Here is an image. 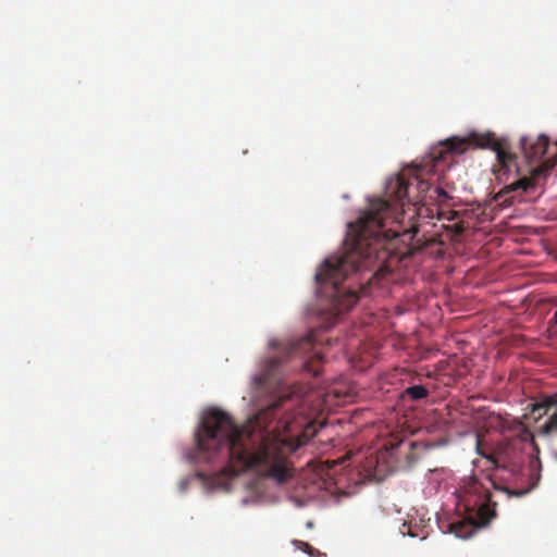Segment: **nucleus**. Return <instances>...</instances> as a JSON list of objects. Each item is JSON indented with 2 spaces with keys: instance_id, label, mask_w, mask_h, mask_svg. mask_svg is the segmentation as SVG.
<instances>
[{
  "instance_id": "nucleus-1",
  "label": "nucleus",
  "mask_w": 557,
  "mask_h": 557,
  "mask_svg": "<svg viewBox=\"0 0 557 557\" xmlns=\"http://www.w3.org/2000/svg\"><path fill=\"white\" fill-rule=\"evenodd\" d=\"M470 147L491 149L496 153L493 172L499 180L518 169L517 156L507 138L497 137L493 132H471L465 137L454 136L440 143L423 163L388 178L385 183V274L392 271L388 260L403 261L414 253L413 239L421 223L434 219V209L429 206L432 185L422 173H431L449 156L461 154Z\"/></svg>"
},
{
  "instance_id": "nucleus-2",
  "label": "nucleus",
  "mask_w": 557,
  "mask_h": 557,
  "mask_svg": "<svg viewBox=\"0 0 557 557\" xmlns=\"http://www.w3.org/2000/svg\"><path fill=\"white\" fill-rule=\"evenodd\" d=\"M288 398L271 403L238 426L232 417L220 409L203 411L195 433V448L189 458L196 462H210L218 457L227 460L225 473L236 476L253 469L260 475L277 483L293 475L289 456L304 445L301 438H281L270 429Z\"/></svg>"
},
{
  "instance_id": "nucleus-3",
  "label": "nucleus",
  "mask_w": 557,
  "mask_h": 557,
  "mask_svg": "<svg viewBox=\"0 0 557 557\" xmlns=\"http://www.w3.org/2000/svg\"><path fill=\"white\" fill-rule=\"evenodd\" d=\"M382 211L383 199L377 198L356 222L348 223L344 252L325 259L315 274L318 283L331 285V297L341 311L351 309L359 299L357 292H342L339 288L350 273L371 267L376 268V276L383 272V261L380 259L383 249Z\"/></svg>"
},
{
  "instance_id": "nucleus-4",
  "label": "nucleus",
  "mask_w": 557,
  "mask_h": 557,
  "mask_svg": "<svg viewBox=\"0 0 557 557\" xmlns=\"http://www.w3.org/2000/svg\"><path fill=\"white\" fill-rule=\"evenodd\" d=\"M459 500L465 507L467 517L448 524L449 532L459 539L470 537L478 528L488 524L496 516V504H492L488 488L474 476L463 480Z\"/></svg>"
},
{
  "instance_id": "nucleus-5",
  "label": "nucleus",
  "mask_w": 557,
  "mask_h": 557,
  "mask_svg": "<svg viewBox=\"0 0 557 557\" xmlns=\"http://www.w3.org/2000/svg\"><path fill=\"white\" fill-rule=\"evenodd\" d=\"M503 428L511 431L513 435L511 437L505 436L497 445L494 454L486 455L483 453L480 448V441L476 445L478 453L495 467L506 462L515 463L527 445H530L533 450L535 448L532 432L520 420L505 421Z\"/></svg>"
},
{
  "instance_id": "nucleus-6",
  "label": "nucleus",
  "mask_w": 557,
  "mask_h": 557,
  "mask_svg": "<svg viewBox=\"0 0 557 557\" xmlns=\"http://www.w3.org/2000/svg\"><path fill=\"white\" fill-rule=\"evenodd\" d=\"M418 459L416 443L407 441L403 432L385 434V476L411 468Z\"/></svg>"
},
{
  "instance_id": "nucleus-7",
  "label": "nucleus",
  "mask_w": 557,
  "mask_h": 557,
  "mask_svg": "<svg viewBox=\"0 0 557 557\" xmlns=\"http://www.w3.org/2000/svg\"><path fill=\"white\" fill-rule=\"evenodd\" d=\"M312 346L313 341L311 336H305L284 346L281 351L264 361L262 372L255 377L256 383L259 385L265 384L284 362L293 356L306 354Z\"/></svg>"
},
{
  "instance_id": "nucleus-8",
  "label": "nucleus",
  "mask_w": 557,
  "mask_h": 557,
  "mask_svg": "<svg viewBox=\"0 0 557 557\" xmlns=\"http://www.w3.org/2000/svg\"><path fill=\"white\" fill-rule=\"evenodd\" d=\"M532 413L548 416V419L539 428V434L543 436H557V393L543 396L532 405Z\"/></svg>"
},
{
  "instance_id": "nucleus-9",
  "label": "nucleus",
  "mask_w": 557,
  "mask_h": 557,
  "mask_svg": "<svg viewBox=\"0 0 557 557\" xmlns=\"http://www.w3.org/2000/svg\"><path fill=\"white\" fill-rule=\"evenodd\" d=\"M548 144V137L543 134L536 138L530 136H522L520 138L521 150L529 162L540 160L546 153Z\"/></svg>"
},
{
  "instance_id": "nucleus-10",
  "label": "nucleus",
  "mask_w": 557,
  "mask_h": 557,
  "mask_svg": "<svg viewBox=\"0 0 557 557\" xmlns=\"http://www.w3.org/2000/svg\"><path fill=\"white\" fill-rule=\"evenodd\" d=\"M381 448H368L364 460L361 462L360 473L368 481L380 482L383 478V469L380 463Z\"/></svg>"
},
{
  "instance_id": "nucleus-11",
  "label": "nucleus",
  "mask_w": 557,
  "mask_h": 557,
  "mask_svg": "<svg viewBox=\"0 0 557 557\" xmlns=\"http://www.w3.org/2000/svg\"><path fill=\"white\" fill-rule=\"evenodd\" d=\"M541 469H542V465H541L540 458L532 457L529 462V469H528V474H527V481H528L527 485L520 486V487H517L513 490L505 488V492H507L509 496H516V497L527 495L528 493H530L537 486V484L541 480Z\"/></svg>"
},
{
  "instance_id": "nucleus-12",
  "label": "nucleus",
  "mask_w": 557,
  "mask_h": 557,
  "mask_svg": "<svg viewBox=\"0 0 557 557\" xmlns=\"http://www.w3.org/2000/svg\"><path fill=\"white\" fill-rule=\"evenodd\" d=\"M450 200L451 196H449L445 189L442 187H436L433 189L432 194H430L429 205L434 203L441 208L447 206Z\"/></svg>"
},
{
  "instance_id": "nucleus-13",
  "label": "nucleus",
  "mask_w": 557,
  "mask_h": 557,
  "mask_svg": "<svg viewBox=\"0 0 557 557\" xmlns=\"http://www.w3.org/2000/svg\"><path fill=\"white\" fill-rule=\"evenodd\" d=\"M405 394L412 400H420L428 397L429 391L423 385H412L405 389Z\"/></svg>"
},
{
  "instance_id": "nucleus-14",
  "label": "nucleus",
  "mask_w": 557,
  "mask_h": 557,
  "mask_svg": "<svg viewBox=\"0 0 557 557\" xmlns=\"http://www.w3.org/2000/svg\"><path fill=\"white\" fill-rule=\"evenodd\" d=\"M419 524H411V522H408L407 520H403V523L399 528V533L401 535H410L412 537L417 536L418 534L414 532V529L418 528Z\"/></svg>"
},
{
  "instance_id": "nucleus-15",
  "label": "nucleus",
  "mask_w": 557,
  "mask_h": 557,
  "mask_svg": "<svg viewBox=\"0 0 557 557\" xmlns=\"http://www.w3.org/2000/svg\"><path fill=\"white\" fill-rule=\"evenodd\" d=\"M437 216L438 220H448V221H453L456 219L457 216V212L454 211V210H449L448 212H444L442 210H434V216Z\"/></svg>"
},
{
  "instance_id": "nucleus-16",
  "label": "nucleus",
  "mask_w": 557,
  "mask_h": 557,
  "mask_svg": "<svg viewBox=\"0 0 557 557\" xmlns=\"http://www.w3.org/2000/svg\"><path fill=\"white\" fill-rule=\"evenodd\" d=\"M333 393H334L335 397L343 399V401L350 400L354 397V395H355L351 391H347L345 393H342L337 388H333Z\"/></svg>"
},
{
  "instance_id": "nucleus-17",
  "label": "nucleus",
  "mask_w": 557,
  "mask_h": 557,
  "mask_svg": "<svg viewBox=\"0 0 557 557\" xmlns=\"http://www.w3.org/2000/svg\"><path fill=\"white\" fill-rule=\"evenodd\" d=\"M557 305V301H556ZM548 331L557 335V309L555 310L552 319L548 321Z\"/></svg>"
},
{
  "instance_id": "nucleus-18",
  "label": "nucleus",
  "mask_w": 557,
  "mask_h": 557,
  "mask_svg": "<svg viewBox=\"0 0 557 557\" xmlns=\"http://www.w3.org/2000/svg\"><path fill=\"white\" fill-rule=\"evenodd\" d=\"M294 544L299 548V549H302L305 552H307L308 554H311V546L306 543V542H301V541H294Z\"/></svg>"
},
{
  "instance_id": "nucleus-19",
  "label": "nucleus",
  "mask_w": 557,
  "mask_h": 557,
  "mask_svg": "<svg viewBox=\"0 0 557 557\" xmlns=\"http://www.w3.org/2000/svg\"><path fill=\"white\" fill-rule=\"evenodd\" d=\"M454 232H455L456 234H462V232H463V226H462L461 224H455V225H454Z\"/></svg>"
}]
</instances>
